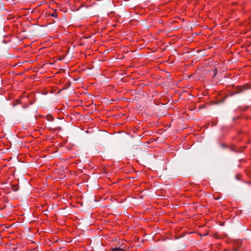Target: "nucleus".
Wrapping results in <instances>:
<instances>
[{
    "label": "nucleus",
    "instance_id": "obj_5",
    "mask_svg": "<svg viewBox=\"0 0 251 251\" xmlns=\"http://www.w3.org/2000/svg\"><path fill=\"white\" fill-rule=\"evenodd\" d=\"M53 119L52 117L50 118V119Z\"/></svg>",
    "mask_w": 251,
    "mask_h": 251
},
{
    "label": "nucleus",
    "instance_id": "obj_1",
    "mask_svg": "<svg viewBox=\"0 0 251 251\" xmlns=\"http://www.w3.org/2000/svg\"><path fill=\"white\" fill-rule=\"evenodd\" d=\"M247 88L245 87V86H237L235 88V92L234 93L237 94V93H240L242 92L244 90H246Z\"/></svg>",
    "mask_w": 251,
    "mask_h": 251
},
{
    "label": "nucleus",
    "instance_id": "obj_2",
    "mask_svg": "<svg viewBox=\"0 0 251 251\" xmlns=\"http://www.w3.org/2000/svg\"><path fill=\"white\" fill-rule=\"evenodd\" d=\"M112 251H125V250L123 248H121L120 247H116L112 249Z\"/></svg>",
    "mask_w": 251,
    "mask_h": 251
},
{
    "label": "nucleus",
    "instance_id": "obj_4",
    "mask_svg": "<svg viewBox=\"0 0 251 251\" xmlns=\"http://www.w3.org/2000/svg\"><path fill=\"white\" fill-rule=\"evenodd\" d=\"M214 75H216V74L217 73V69H216L214 71Z\"/></svg>",
    "mask_w": 251,
    "mask_h": 251
},
{
    "label": "nucleus",
    "instance_id": "obj_6",
    "mask_svg": "<svg viewBox=\"0 0 251 251\" xmlns=\"http://www.w3.org/2000/svg\"><path fill=\"white\" fill-rule=\"evenodd\" d=\"M53 119L52 117L50 118V119Z\"/></svg>",
    "mask_w": 251,
    "mask_h": 251
},
{
    "label": "nucleus",
    "instance_id": "obj_3",
    "mask_svg": "<svg viewBox=\"0 0 251 251\" xmlns=\"http://www.w3.org/2000/svg\"><path fill=\"white\" fill-rule=\"evenodd\" d=\"M50 15L54 18H57L58 16L57 12L56 10H54Z\"/></svg>",
    "mask_w": 251,
    "mask_h": 251
}]
</instances>
